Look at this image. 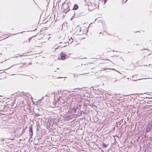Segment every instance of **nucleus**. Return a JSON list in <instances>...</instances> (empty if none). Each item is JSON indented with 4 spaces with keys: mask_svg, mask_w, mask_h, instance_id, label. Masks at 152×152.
Instances as JSON below:
<instances>
[{
    "mask_svg": "<svg viewBox=\"0 0 152 152\" xmlns=\"http://www.w3.org/2000/svg\"><path fill=\"white\" fill-rule=\"evenodd\" d=\"M29 132H31L32 133H32H33V131H32V128H31L30 129H29Z\"/></svg>",
    "mask_w": 152,
    "mask_h": 152,
    "instance_id": "20e7f679",
    "label": "nucleus"
},
{
    "mask_svg": "<svg viewBox=\"0 0 152 152\" xmlns=\"http://www.w3.org/2000/svg\"><path fill=\"white\" fill-rule=\"evenodd\" d=\"M78 7L77 5H75L73 8V9L74 10H76L78 9Z\"/></svg>",
    "mask_w": 152,
    "mask_h": 152,
    "instance_id": "7ed1b4c3",
    "label": "nucleus"
},
{
    "mask_svg": "<svg viewBox=\"0 0 152 152\" xmlns=\"http://www.w3.org/2000/svg\"><path fill=\"white\" fill-rule=\"evenodd\" d=\"M145 133L151 131L152 129V125L150 123L148 124L145 128Z\"/></svg>",
    "mask_w": 152,
    "mask_h": 152,
    "instance_id": "f257e3e1",
    "label": "nucleus"
},
{
    "mask_svg": "<svg viewBox=\"0 0 152 152\" xmlns=\"http://www.w3.org/2000/svg\"><path fill=\"white\" fill-rule=\"evenodd\" d=\"M65 46H63V47H64Z\"/></svg>",
    "mask_w": 152,
    "mask_h": 152,
    "instance_id": "f8f14e48",
    "label": "nucleus"
},
{
    "mask_svg": "<svg viewBox=\"0 0 152 152\" xmlns=\"http://www.w3.org/2000/svg\"><path fill=\"white\" fill-rule=\"evenodd\" d=\"M136 80H133V81H136Z\"/></svg>",
    "mask_w": 152,
    "mask_h": 152,
    "instance_id": "9b49d317",
    "label": "nucleus"
},
{
    "mask_svg": "<svg viewBox=\"0 0 152 152\" xmlns=\"http://www.w3.org/2000/svg\"><path fill=\"white\" fill-rule=\"evenodd\" d=\"M102 1H103L104 2V4H105L107 1V0H101Z\"/></svg>",
    "mask_w": 152,
    "mask_h": 152,
    "instance_id": "0eeeda50",
    "label": "nucleus"
},
{
    "mask_svg": "<svg viewBox=\"0 0 152 152\" xmlns=\"http://www.w3.org/2000/svg\"><path fill=\"white\" fill-rule=\"evenodd\" d=\"M137 94H133L134 96L136 95Z\"/></svg>",
    "mask_w": 152,
    "mask_h": 152,
    "instance_id": "6e6552de",
    "label": "nucleus"
},
{
    "mask_svg": "<svg viewBox=\"0 0 152 152\" xmlns=\"http://www.w3.org/2000/svg\"><path fill=\"white\" fill-rule=\"evenodd\" d=\"M135 112H133L134 114V113H135Z\"/></svg>",
    "mask_w": 152,
    "mask_h": 152,
    "instance_id": "1a4fd4ad",
    "label": "nucleus"
},
{
    "mask_svg": "<svg viewBox=\"0 0 152 152\" xmlns=\"http://www.w3.org/2000/svg\"><path fill=\"white\" fill-rule=\"evenodd\" d=\"M61 58L62 60H64L66 59V56L63 53H61L60 54Z\"/></svg>",
    "mask_w": 152,
    "mask_h": 152,
    "instance_id": "f03ea898",
    "label": "nucleus"
},
{
    "mask_svg": "<svg viewBox=\"0 0 152 152\" xmlns=\"http://www.w3.org/2000/svg\"><path fill=\"white\" fill-rule=\"evenodd\" d=\"M145 50H148V49H146Z\"/></svg>",
    "mask_w": 152,
    "mask_h": 152,
    "instance_id": "9d476101",
    "label": "nucleus"
},
{
    "mask_svg": "<svg viewBox=\"0 0 152 152\" xmlns=\"http://www.w3.org/2000/svg\"><path fill=\"white\" fill-rule=\"evenodd\" d=\"M150 77H148V78H141V79H139L138 80H142V79H150ZM151 79H152V78H151Z\"/></svg>",
    "mask_w": 152,
    "mask_h": 152,
    "instance_id": "39448f33",
    "label": "nucleus"
},
{
    "mask_svg": "<svg viewBox=\"0 0 152 152\" xmlns=\"http://www.w3.org/2000/svg\"><path fill=\"white\" fill-rule=\"evenodd\" d=\"M103 147H107V145L105 144H103Z\"/></svg>",
    "mask_w": 152,
    "mask_h": 152,
    "instance_id": "423d86ee",
    "label": "nucleus"
},
{
    "mask_svg": "<svg viewBox=\"0 0 152 152\" xmlns=\"http://www.w3.org/2000/svg\"><path fill=\"white\" fill-rule=\"evenodd\" d=\"M138 32V31H137V32ZM137 32V31H136V32Z\"/></svg>",
    "mask_w": 152,
    "mask_h": 152,
    "instance_id": "ddd939ff",
    "label": "nucleus"
}]
</instances>
